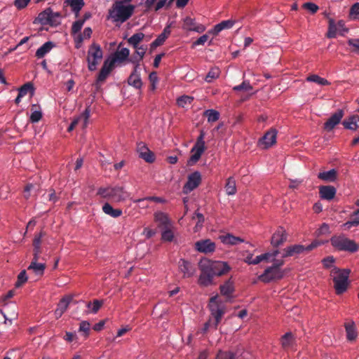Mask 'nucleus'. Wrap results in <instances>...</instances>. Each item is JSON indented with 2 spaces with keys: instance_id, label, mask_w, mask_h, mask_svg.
<instances>
[{
  "instance_id": "nucleus-46",
  "label": "nucleus",
  "mask_w": 359,
  "mask_h": 359,
  "mask_svg": "<svg viewBox=\"0 0 359 359\" xmlns=\"http://www.w3.org/2000/svg\"><path fill=\"white\" fill-rule=\"evenodd\" d=\"M196 25V23L193 18L187 17L184 20L183 29L193 31L195 29Z\"/></svg>"
},
{
  "instance_id": "nucleus-62",
  "label": "nucleus",
  "mask_w": 359,
  "mask_h": 359,
  "mask_svg": "<svg viewBox=\"0 0 359 359\" xmlns=\"http://www.w3.org/2000/svg\"><path fill=\"white\" fill-rule=\"evenodd\" d=\"M30 0H15L13 4L18 9L21 10L25 8Z\"/></svg>"
},
{
  "instance_id": "nucleus-2",
  "label": "nucleus",
  "mask_w": 359,
  "mask_h": 359,
  "mask_svg": "<svg viewBox=\"0 0 359 359\" xmlns=\"http://www.w3.org/2000/svg\"><path fill=\"white\" fill-rule=\"evenodd\" d=\"M135 6L125 5L123 1H116L109 9L107 19L113 22L123 23L133 14Z\"/></svg>"
},
{
  "instance_id": "nucleus-53",
  "label": "nucleus",
  "mask_w": 359,
  "mask_h": 359,
  "mask_svg": "<svg viewBox=\"0 0 359 359\" xmlns=\"http://www.w3.org/2000/svg\"><path fill=\"white\" fill-rule=\"evenodd\" d=\"M84 22L85 20H79L75 21L72 26V33H79L81 31Z\"/></svg>"
},
{
  "instance_id": "nucleus-47",
  "label": "nucleus",
  "mask_w": 359,
  "mask_h": 359,
  "mask_svg": "<svg viewBox=\"0 0 359 359\" xmlns=\"http://www.w3.org/2000/svg\"><path fill=\"white\" fill-rule=\"evenodd\" d=\"M163 231L161 234V238L164 241H172L174 238L173 232L171 229L167 228H163Z\"/></svg>"
},
{
  "instance_id": "nucleus-7",
  "label": "nucleus",
  "mask_w": 359,
  "mask_h": 359,
  "mask_svg": "<svg viewBox=\"0 0 359 359\" xmlns=\"http://www.w3.org/2000/svg\"><path fill=\"white\" fill-rule=\"evenodd\" d=\"M103 53L99 44L93 43L88 49L87 61L88 69L91 72L96 69L97 65L102 60Z\"/></svg>"
},
{
  "instance_id": "nucleus-63",
  "label": "nucleus",
  "mask_w": 359,
  "mask_h": 359,
  "mask_svg": "<svg viewBox=\"0 0 359 359\" xmlns=\"http://www.w3.org/2000/svg\"><path fill=\"white\" fill-rule=\"evenodd\" d=\"M154 201V202H156V203H163L165 201V200L162 198H160V197H157V196H149V197H147V198H140V199H138L135 202L137 203H141V202H143L144 201Z\"/></svg>"
},
{
  "instance_id": "nucleus-55",
  "label": "nucleus",
  "mask_w": 359,
  "mask_h": 359,
  "mask_svg": "<svg viewBox=\"0 0 359 359\" xmlns=\"http://www.w3.org/2000/svg\"><path fill=\"white\" fill-rule=\"evenodd\" d=\"M167 37L164 36V35H162L161 34L158 36V37L151 43V48H155L159 46H161L165 41L166 40Z\"/></svg>"
},
{
  "instance_id": "nucleus-41",
  "label": "nucleus",
  "mask_w": 359,
  "mask_h": 359,
  "mask_svg": "<svg viewBox=\"0 0 359 359\" xmlns=\"http://www.w3.org/2000/svg\"><path fill=\"white\" fill-rule=\"evenodd\" d=\"M72 300V297L70 296H67V297H63L59 302L57 308H58L60 311H62V312L64 313L67 310V309Z\"/></svg>"
},
{
  "instance_id": "nucleus-40",
  "label": "nucleus",
  "mask_w": 359,
  "mask_h": 359,
  "mask_svg": "<svg viewBox=\"0 0 359 359\" xmlns=\"http://www.w3.org/2000/svg\"><path fill=\"white\" fill-rule=\"evenodd\" d=\"M219 75V69L217 67L212 68L207 74L205 80L208 83L212 82Z\"/></svg>"
},
{
  "instance_id": "nucleus-16",
  "label": "nucleus",
  "mask_w": 359,
  "mask_h": 359,
  "mask_svg": "<svg viewBox=\"0 0 359 359\" xmlns=\"http://www.w3.org/2000/svg\"><path fill=\"white\" fill-rule=\"evenodd\" d=\"M114 67V66L109 62V59L104 62L96 80L95 85L97 88L100 86V83H103L106 80L110 72L112 71Z\"/></svg>"
},
{
  "instance_id": "nucleus-61",
  "label": "nucleus",
  "mask_w": 359,
  "mask_h": 359,
  "mask_svg": "<svg viewBox=\"0 0 359 359\" xmlns=\"http://www.w3.org/2000/svg\"><path fill=\"white\" fill-rule=\"evenodd\" d=\"M42 118V113L40 111H34L31 114L30 121L32 123H37Z\"/></svg>"
},
{
  "instance_id": "nucleus-20",
  "label": "nucleus",
  "mask_w": 359,
  "mask_h": 359,
  "mask_svg": "<svg viewBox=\"0 0 359 359\" xmlns=\"http://www.w3.org/2000/svg\"><path fill=\"white\" fill-rule=\"evenodd\" d=\"M319 194L321 198L325 200H332L336 194V189L332 186H320L319 187Z\"/></svg>"
},
{
  "instance_id": "nucleus-32",
  "label": "nucleus",
  "mask_w": 359,
  "mask_h": 359,
  "mask_svg": "<svg viewBox=\"0 0 359 359\" xmlns=\"http://www.w3.org/2000/svg\"><path fill=\"white\" fill-rule=\"evenodd\" d=\"M337 172L334 169L327 172H319L318 177L326 182H334L337 179Z\"/></svg>"
},
{
  "instance_id": "nucleus-15",
  "label": "nucleus",
  "mask_w": 359,
  "mask_h": 359,
  "mask_svg": "<svg viewBox=\"0 0 359 359\" xmlns=\"http://www.w3.org/2000/svg\"><path fill=\"white\" fill-rule=\"evenodd\" d=\"M343 116H344L343 110L338 109L324 123V126H323L324 130L327 132L332 130L334 128V127L340 123Z\"/></svg>"
},
{
  "instance_id": "nucleus-43",
  "label": "nucleus",
  "mask_w": 359,
  "mask_h": 359,
  "mask_svg": "<svg viewBox=\"0 0 359 359\" xmlns=\"http://www.w3.org/2000/svg\"><path fill=\"white\" fill-rule=\"evenodd\" d=\"M348 16L351 20H359V3H355L351 7Z\"/></svg>"
},
{
  "instance_id": "nucleus-35",
  "label": "nucleus",
  "mask_w": 359,
  "mask_h": 359,
  "mask_svg": "<svg viewBox=\"0 0 359 359\" xmlns=\"http://www.w3.org/2000/svg\"><path fill=\"white\" fill-rule=\"evenodd\" d=\"M144 38V34L142 32L135 33L128 39V43L133 48H137Z\"/></svg>"
},
{
  "instance_id": "nucleus-5",
  "label": "nucleus",
  "mask_w": 359,
  "mask_h": 359,
  "mask_svg": "<svg viewBox=\"0 0 359 359\" xmlns=\"http://www.w3.org/2000/svg\"><path fill=\"white\" fill-rule=\"evenodd\" d=\"M330 243L332 247L339 251L353 253L359 250V245L344 235L333 236L330 238Z\"/></svg>"
},
{
  "instance_id": "nucleus-13",
  "label": "nucleus",
  "mask_w": 359,
  "mask_h": 359,
  "mask_svg": "<svg viewBox=\"0 0 359 359\" xmlns=\"http://www.w3.org/2000/svg\"><path fill=\"white\" fill-rule=\"evenodd\" d=\"M90 116V106H88L80 116L75 118L72 121V122L68 127L67 130L69 132H71L72 130H73L74 129V128L80 122H82V128H86L88 124V121H89Z\"/></svg>"
},
{
  "instance_id": "nucleus-59",
  "label": "nucleus",
  "mask_w": 359,
  "mask_h": 359,
  "mask_svg": "<svg viewBox=\"0 0 359 359\" xmlns=\"http://www.w3.org/2000/svg\"><path fill=\"white\" fill-rule=\"evenodd\" d=\"M270 258V252H266V253H264L262 255H260L259 256H257L254 259H253V262H252L253 263L254 265L255 264H258L259 263H260L262 261H264V260H267Z\"/></svg>"
},
{
  "instance_id": "nucleus-54",
  "label": "nucleus",
  "mask_w": 359,
  "mask_h": 359,
  "mask_svg": "<svg viewBox=\"0 0 359 359\" xmlns=\"http://www.w3.org/2000/svg\"><path fill=\"white\" fill-rule=\"evenodd\" d=\"M140 157L144 159L147 163H153L155 160L154 153L151 151L149 149L147 151L141 154Z\"/></svg>"
},
{
  "instance_id": "nucleus-52",
  "label": "nucleus",
  "mask_w": 359,
  "mask_h": 359,
  "mask_svg": "<svg viewBox=\"0 0 359 359\" xmlns=\"http://www.w3.org/2000/svg\"><path fill=\"white\" fill-rule=\"evenodd\" d=\"M90 325L88 321H82L80 323L79 331L83 332L85 337H88L90 332Z\"/></svg>"
},
{
  "instance_id": "nucleus-30",
  "label": "nucleus",
  "mask_w": 359,
  "mask_h": 359,
  "mask_svg": "<svg viewBox=\"0 0 359 359\" xmlns=\"http://www.w3.org/2000/svg\"><path fill=\"white\" fill-rule=\"evenodd\" d=\"M155 221L158 222V226L161 228H167L169 224V219L168 216L162 212H158L154 215Z\"/></svg>"
},
{
  "instance_id": "nucleus-37",
  "label": "nucleus",
  "mask_w": 359,
  "mask_h": 359,
  "mask_svg": "<svg viewBox=\"0 0 359 359\" xmlns=\"http://www.w3.org/2000/svg\"><path fill=\"white\" fill-rule=\"evenodd\" d=\"M307 81L314 82L320 86H328L330 84L327 79L319 76L317 74H311L306 78Z\"/></svg>"
},
{
  "instance_id": "nucleus-25",
  "label": "nucleus",
  "mask_w": 359,
  "mask_h": 359,
  "mask_svg": "<svg viewBox=\"0 0 359 359\" xmlns=\"http://www.w3.org/2000/svg\"><path fill=\"white\" fill-rule=\"evenodd\" d=\"M280 342L282 347L285 350H287L293 347L295 340L291 332H287L283 336H282Z\"/></svg>"
},
{
  "instance_id": "nucleus-3",
  "label": "nucleus",
  "mask_w": 359,
  "mask_h": 359,
  "mask_svg": "<svg viewBox=\"0 0 359 359\" xmlns=\"http://www.w3.org/2000/svg\"><path fill=\"white\" fill-rule=\"evenodd\" d=\"M97 194L114 203L123 201L128 196L123 187L120 186L100 187L98 189Z\"/></svg>"
},
{
  "instance_id": "nucleus-23",
  "label": "nucleus",
  "mask_w": 359,
  "mask_h": 359,
  "mask_svg": "<svg viewBox=\"0 0 359 359\" xmlns=\"http://www.w3.org/2000/svg\"><path fill=\"white\" fill-rule=\"evenodd\" d=\"M137 65L135 66L133 72L131 73L128 79V83L129 85L133 86L137 89H140L142 87V83L139 74H137Z\"/></svg>"
},
{
  "instance_id": "nucleus-1",
  "label": "nucleus",
  "mask_w": 359,
  "mask_h": 359,
  "mask_svg": "<svg viewBox=\"0 0 359 359\" xmlns=\"http://www.w3.org/2000/svg\"><path fill=\"white\" fill-rule=\"evenodd\" d=\"M198 268L201 273L198 284L202 287H208L215 284L214 278L227 273L230 267L226 262L203 259L199 262Z\"/></svg>"
},
{
  "instance_id": "nucleus-60",
  "label": "nucleus",
  "mask_w": 359,
  "mask_h": 359,
  "mask_svg": "<svg viewBox=\"0 0 359 359\" xmlns=\"http://www.w3.org/2000/svg\"><path fill=\"white\" fill-rule=\"evenodd\" d=\"M349 46L353 47L352 51L359 53V39H351L348 41Z\"/></svg>"
},
{
  "instance_id": "nucleus-31",
  "label": "nucleus",
  "mask_w": 359,
  "mask_h": 359,
  "mask_svg": "<svg viewBox=\"0 0 359 359\" xmlns=\"http://www.w3.org/2000/svg\"><path fill=\"white\" fill-rule=\"evenodd\" d=\"M358 121H359V116L354 115L349 117L348 119L344 120L342 124L345 128L355 130L358 127Z\"/></svg>"
},
{
  "instance_id": "nucleus-57",
  "label": "nucleus",
  "mask_w": 359,
  "mask_h": 359,
  "mask_svg": "<svg viewBox=\"0 0 359 359\" xmlns=\"http://www.w3.org/2000/svg\"><path fill=\"white\" fill-rule=\"evenodd\" d=\"M303 8L309 11L312 14L316 13L318 10V6L311 2H307L303 4Z\"/></svg>"
},
{
  "instance_id": "nucleus-44",
  "label": "nucleus",
  "mask_w": 359,
  "mask_h": 359,
  "mask_svg": "<svg viewBox=\"0 0 359 359\" xmlns=\"http://www.w3.org/2000/svg\"><path fill=\"white\" fill-rule=\"evenodd\" d=\"M194 100V97L188 95H183L177 100L178 106L184 107L187 104H190Z\"/></svg>"
},
{
  "instance_id": "nucleus-12",
  "label": "nucleus",
  "mask_w": 359,
  "mask_h": 359,
  "mask_svg": "<svg viewBox=\"0 0 359 359\" xmlns=\"http://www.w3.org/2000/svg\"><path fill=\"white\" fill-rule=\"evenodd\" d=\"M201 180V175L198 171H195L189 175L187 182L183 187V193L185 194H189L199 186Z\"/></svg>"
},
{
  "instance_id": "nucleus-49",
  "label": "nucleus",
  "mask_w": 359,
  "mask_h": 359,
  "mask_svg": "<svg viewBox=\"0 0 359 359\" xmlns=\"http://www.w3.org/2000/svg\"><path fill=\"white\" fill-rule=\"evenodd\" d=\"M252 89V86L249 81H244L240 85L236 86L233 88L234 91L245 90L248 91Z\"/></svg>"
},
{
  "instance_id": "nucleus-21",
  "label": "nucleus",
  "mask_w": 359,
  "mask_h": 359,
  "mask_svg": "<svg viewBox=\"0 0 359 359\" xmlns=\"http://www.w3.org/2000/svg\"><path fill=\"white\" fill-rule=\"evenodd\" d=\"M344 327L346 334V339L349 341H353L358 337V332L355 323L350 321L344 324Z\"/></svg>"
},
{
  "instance_id": "nucleus-17",
  "label": "nucleus",
  "mask_w": 359,
  "mask_h": 359,
  "mask_svg": "<svg viewBox=\"0 0 359 359\" xmlns=\"http://www.w3.org/2000/svg\"><path fill=\"white\" fill-rule=\"evenodd\" d=\"M287 234L283 227H279L273 234L271 243L273 247H278L287 241Z\"/></svg>"
},
{
  "instance_id": "nucleus-34",
  "label": "nucleus",
  "mask_w": 359,
  "mask_h": 359,
  "mask_svg": "<svg viewBox=\"0 0 359 359\" xmlns=\"http://www.w3.org/2000/svg\"><path fill=\"white\" fill-rule=\"evenodd\" d=\"M233 292V282L228 280L220 286V292L222 295L229 297Z\"/></svg>"
},
{
  "instance_id": "nucleus-51",
  "label": "nucleus",
  "mask_w": 359,
  "mask_h": 359,
  "mask_svg": "<svg viewBox=\"0 0 359 359\" xmlns=\"http://www.w3.org/2000/svg\"><path fill=\"white\" fill-rule=\"evenodd\" d=\"M27 280L26 271H22L18 276V280L15 283V287H19Z\"/></svg>"
},
{
  "instance_id": "nucleus-19",
  "label": "nucleus",
  "mask_w": 359,
  "mask_h": 359,
  "mask_svg": "<svg viewBox=\"0 0 359 359\" xmlns=\"http://www.w3.org/2000/svg\"><path fill=\"white\" fill-rule=\"evenodd\" d=\"M129 55V49L127 48H123L121 50H117L114 53L113 57L111 60L109 59V62L114 66L116 62H123L128 60Z\"/></svg>"
},
{
  "instance_id": "nucleus-8",
  "label": "nucleus",
  "mask_w": 359,
  "mask_h": 359,
  "mask_svg": "<svg viewBox=\"0 0 359 359\" xmlns=\"http://www.w3.org/2000/svg\"><path fill=\"white\" fill-rule=\"evenodd\" d=\"M61 14L58 12H53L51 8H46L41 12L37 20L42 25H48L51 27H57L60 25Z\"/></svg>"
},
{
  "instance_id": "nucleus-6",
  "label": "nucleus",
  "mask_w": 359,
  "mask_h": 359,
  "mask_svg": "<svg viewBox=\"0 0 359 359\" xmlns=\"http://www.w3.org/2000/svg\"><path fill=\"white\" fill-rule=\"evenodd\" d=\"M205 133L202 130L200 133L199 136L197 137L196 142L194 147L191 149L192 155L190 156L188 161L189 165H193L198 161L202 154L205 151L206 147L205 146Z\"/></svg>"
},
{
  "instance_id": "nucleus-39",
  "label": "nucleus",
  "mask_w": 359,
  "mask_h": 359,
  "mask_svg": "<svg viewBox=\"0 0 359 359\" xmlns=\"http://www.w3.org/2000/svg\"><path fill=\"white\" fill-rule=\"evenodd\" d=\"M208 122H215L219 118V113L214 109L206 110L204 113Z\"/></svg>"
},
{
  "instance_id": "nucleus-58",
  "label": "nucleus",
  "mask_w": 359,
  "mask_h": 359,
  "mask_svg": "<svg viewBox=\"0 0 359 359\" xmlns=\"http://www.w3.org/2000/svg\"><path fill=\"white\" fill-rule=\"evenodd\" d=\"M208 33L203 34L200 36L196 41L192 44V48H195L196 46L203 45L209 39Z\"/></svg>"
},
{
  "instance_id": "nucleus-36",
  "label": "nucleus",
  "mask_w": 359,
  "mask_h": 359,
  "mask_svg": "<svg viewBox=\"0 0 359 359\" xmlns=\"http://www.w3.org/2000/svg\"><path fill=\"white\" fill-rule=\"evenodd\" d=\"M225 191L228 195H234L236 193V181L233 177H229L227 179Z\"/></svg>"
},
{
  "instance_id": "nucleus-48",
  "label": "nucleus",
  "mask_w": 359,
  "mask_h": 359,
  "mask_svg": "<svg viewBox=\"0 0 359 359\" xmlns=\"http://www.w3.org/2000/svg\"><path fill=\"white\" fill-rule=\"evenodd\" d=\"M216 359H236L235 354L231 351H219L216 356Z\"/></svg>"
},
{
  "instance_id": "nucleus-22",
  "label": "nucleus",
  "mask_w": 359,
  "mask_h": 359,
  "mask_svg": "<svg viewBox=\"0 0 359 359\" xmlns=\"http://www.w3.org/2000/svg\"><path fill=\"white\" fill-rule=\"evenodd\" d=\"M234 25V21L231 20H223L219 24L216 25L213 29L208 31V34L212 35H217L221 31L226 29L231 28Z\"/></svg>"
},
{
  "instance_id": "nucleus-38",
  "label": "nucleus",
  "mask_w": 359,
  "mask_h": 359,
  "mask_svg": "<svg viewBox=\"0 0 359 359\" xmlns=\"http://www.w3.org/2000/svg\"><path fill=\"white\" fill-rule=\"evenodd\" d=\"M103 304V300L94 299L93 302H88L86 306L90 309V313H97Z\"/></svg>"
},
{
  "instance_id": "nucleus-33",
  "label": "nucleus",
  "mask_w": 359,
  "mask_h": 359,
  "mask_svg": "<svg viewBox=\"0 0 359 359\" xmlns=\"http://www.w3.org/2000/svg\"><path fill=\"white\" fill-rule=\"evenodd\" d=\"M46 269V264L39 262H31L27 268V270H32L36 276H43L44 270Z\"/></svg>"
},
{
  "instance_id": "nucleus-26",
  "label": "nucleus",
  "mask_w": 359,
  "mask_h": 359,
  "mask_svg": "<svg viewBox=\"0 0 359 359\" xmlns=\"http://www.w3.org/2000/svg\"><path fill=\"white\" fill-rule=\"evenodd\" d=\"M102 211L111 217L117 218L120 217L123 212L121 209H114L109 203H105L102 206Z\"/></svg>"
},
{
  "instance_id": "nucleus-29",
  "label": "nucleus",
  "mask_w": 359,
  "mask_h": 359,
  "mask_svg": "<svg viewBox=\"0 0 359 359\" xmlns=\"http://www.w3.org/2000/svg\"><path fill=\"white\" fill-rule=\"evenodd\" d=\"M65 4L72 8V11L76 14V16H78L79 11L85 4L83 0H66Z\"/></svg>"
},
{
  "instance_id": "nucleus-28",
  "label": "nucleus",
  "mask_w": 359,
  "mask_h": 359,
  "mask_svg": "<svg viewBox=\"0 0 359 359\" xmlns=\"http://www.w3.org/2000/svg\"><path fill=\"white\" fill-rule=\"evenodd\" d=\"M179 268L180 271L188 277L191 276L194 273V269H192L191 263L184 259H180L179 262Z\"/></svg>"
},
{
  "instance_id": "nucleus-27",
  "label": "nucleus",
  "mask_w": 359,
  "mask_h": 359,
  "mask_svg": "<svg viewBox=\"0 0 359 359\" xmlns=\"http://www.w3.org/2000/svg\"><path fill=\"white\" fill-rule=\"evenodd\" d=\"M54 47V43L51 41H47L43 43L40 48H39L36 52V57L38 58H42L46 55L50 51V50Z\"/></svg>"
},
{
  "instance_id": "nucleus-42",
  "label": "nucleus",
  "mask_w": 359,
  "mask_h": 359,
  "mask_svg": "<svg viewBox=\"0 0 359 359\" xmlns=\"http://www.w3.org/2000/svg\"><path fill=\"white\" fill-rule=\"evenodd\" d=\"M337 34V27L335 25V22L334 20L330 19L329 20V27H328V32L327 33V38L333 39L336 37Z\"/></svg>"
},
{
  "instance_id": "nucleus-56",
  "label": "nucleus",
  "mask_w": 359,
  "mask_h": 359,
  "mask_svg": "<svg viewBox=\"0 0 359 359\" xmlns=\"http://www.w3.org/2000/svg\"><path fill=\"white\" fill-rule=\"evenodd\" d=\"M135 48V54L140 57V60H142L147 50V45L137 46Z\"/></svg>"
},
{
  "instance_id": "nucleus-14",
  "label": "nucleus",
  "mask_w": 359,
  "mask_h": 359,
  "mask_svg": "<svg viewBox=\"0 0 359 359\" xmlns=\"http://www.w3.org/2000/svg\"><path fill=\"white\" fill-rule=\"evenodd\" d=\"M195 249L202 253H212L215 250V243L210 239L200 240L195 243Z\"/></svg>"
},
{
  "instance_id": "nucleus-9",
  "label": "nucleus",
  "mask_w": 359,
  "mask_h": 359,
  "mask_svg": "<svg viewBox=\"0 0 359 359\" xmlns=\"http://www.w3.org/2000/svg\"><path fill=\"white\" fill-rule=\"evenodd\" d=\"M208 306L212 316L215 318V327L217 329L218 324L225 313L224 306L222 302H218L217 295H216L210 299Z\"/></svg>"
},
{
  "instance_id": "nucleus-18",
  "label": "nucleus",
  "mask_w": 359,
  "mask_h": 359,
  "mask_svg": "<svg viewBox=\"0 0 359 359\" xmlns=\"http://www.w3.org/2000/svg\"><path fill=\"white\" fill-rule=\"evenodd\" d=\"M277 131L276 129H270L259 140V144H263L264 148H269L276 142Z\"/></svg>"
},
{
  "instance_id": "nucleus-11",
  "label": "nucleus",
  "mask_w": 359,
  "mask_h": 359,
  "mask_svg": "<svg viewBox=\"0 0 359 359\" xmlns=\"http://www.w3.org/2000/svg\"><path fill=\"white\" fill-rule=\"evenodd\" d=\"M283 276L284 272L281 269L269 266L264 270V273L258 277V279L263 283H268L271 281L280 280L283 278Z\"/></svg>"
},
{
  "instance_id": "nucleus-10",
  "label": "nucleus",
  "mask_w": 359,
  "mask_h": 359,
  "mask_svg": "<svg viewBox=\"0 0 359 359\" xmlns=\"http://www.w3.org/2000/svg\"><path fill=\"white\" fill-rule=\"evenodd\" d=\"M322 243L314 241H313L310 245L307 246H304L302 245H294L287 247L283 250V253L282 255V257H292L297 255H299L304 251H311L312 250L315 249L318 246H319Z\"/></svg>"
},
{
  "instance_id": "nucleus-45",
  "label": "nucleus",
  "mask_w": 359,
  "mask_h": 359,
  "mask_svg": "<svg viewBox=\"0 0 359 359\" xmlns=\"http://www.w3.org/2000/svg\"><path fill=\"white\" fill-rule=\"evenodd\" d=\"M348 228L351 226H357L359 225V213L357 214V210L353 212L351 219L344 224Z\"/></svg>"
},
{
  "instance_id": "nucleus-64",
  "label": "nucleus",
  "mask_w": 359,
  "mask_h": 359,
  "mask_svg": "<svg viewBox=\"0 0 359 359\" xmlns=\"http://www.w3.org/2000/svg\"><path fill=\"white\" fill-rule=\"evenodd\" d=\"M335 259L332 256H328L324 258L322 261L323 266L325 268H330L332 267V264L334 262Z\"/></svg>"
},
{
  "instance_id": "nucleus-24",
  "label": "nucleus",
  "mask_w": 359,
  "mask_h": 359,
  "mask_svg": "<svg viewBox=\"0 0 359 359\" xmlns=\"http://www.w3.org/2000/svg\"><path fill=\"white\" fill-rule=\"evenodd\" d=\"M219 238L224 244L226 245H234L244 242V240L241 237L234 236L230 233L220 236Z\"/></svg>"
},
{
  "instance_id": "nucleus-50",
  "label": "nucleus",
  "mask_w": 359,
  "mask_h": 359,
  "mask_svg": "<svg viewBox=\"0 0 359 359\" xmlns=\"http://www.w3.org/2000/svg\"><path fill=\"white\" fill-rule=\"evenodd\" d=\"M31 90H33V85L31 83H27L19 88L18 93L20 96L24 97Z\"/></svg>"
},
{
  "instance_id": "nucleus-4",
  "label": "nucleus",
  "mask_w": 359,
  "mask_h": 359,
  "mask_svg": "<svg viewBox=\"0 0 359 359\" xmlns=\"http://www.w3.org/2000/svg\"><path fill=\"white\" fill-rule=\"evenodd\" d=\"M349 269H339L334 266L331 271L333 276L334 287L337 294H341L346 291L348 285Z\"/></svg>"
}]
</instances>
